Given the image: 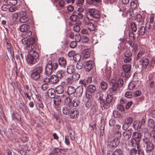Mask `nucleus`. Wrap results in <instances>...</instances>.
Instances as JSON below:
<instances>
[{"instance_id": "f257e3e1", "label": "nucleus", "mask_w": 155, "mask_h": 155, "mask_svg": "<svg viewBox=\"0 0 155 155\" xmlns=\"http://www.w3.org/2000/svg\"><path fill=\"white\" fill-rule=\"evenodd\" d=\"M22 43L26 45V48L28 51L26 60L28 64H34L39 59L38 53L33 50L35 49L36 45L35 43V39L33 38H24L21 40Z\"/></svg>"}, {"instance_id": "f03ea898", "label": "nucleus", "mask_w": 155, "mask_h": 155, "mask_svg": "<svg viewBox=\"0 0 155 155\" xmlns=\"http://www.w3.org/2000/svg\"><path fill=\"white\" fill-rule=\"evenodd\" d=\"M43 71L42 65H36L33 69L30 74L31 78L35 81L40 80L41 74Z\"/></svg>"}, {"instance_id": "7ed1b4c3", "label": "nucleus", "mask_w": 155, "mask_h": 155, "mask_svg": "<svg viewBox=\"0 0 155 155\" xmlns=\"http://www.w3.org/2000/svg\"><path fill=\"white\" fill-rule=\"evenodd\" d=\"M58 67L57 63L53 62L51 60H49L45 66L44 75L46 76H50L54 71L57 69Z\"/></svg>"}, {"instance_id": "20e7f679", "label": "nucleus", "mask_w": 155, "mask_h": 155, "mask_svg": "<svg viewBox=\"0 0 155 155\" xmlns=\"http://www.w3.org/2000/svg\"><path fill=\"white\" fill-rule=\"evenodd\" d=\"M87 14V18L91 20H92L93 18H98L100 16L99 12L97 10L94 8L89 9Z\"/></svg>"}, {"instance_id": "39448f33", "label": "nucleus", "mask_w": 155, "mask_h": 155, "mask_svg": "<svg viewBox=\"0 0 155 155\" xmlns=\"http://www.w3.org/2000/svg\"><path fill=\"white\" fill-rule=\"evenodd\" d=\"M123 71L122 73V75L124 76L126 78H128L131 75L130 71L131 68V65L129 64H125L122 66Z\"/></svg>"}, {"instance_id": "423d86ee", "label": "nucleus", "mask_w": 155, "mask_h": 155, "mask_svg": "<svg viewBox=\"0 0 155 155\" xmlns=\"http://www.w3.org/2000/svg\"><path fill=\"white\" fill-rule=\"evenodd\" d=\"M133 130L131 128H129L125 130L123 133L122 139L124 141H127L129 140L132 136Z\"/></svg>"}, {"instance_id": "0eeeda50", "label": "nucleus", "mask_w": 155, "mask_h": 155, "mask_svg": "<svg viewBox=\"0 0 155 155\" xmlns=\"http://www.w3.org/2000/svg\"><path fill=\"white\" fill-rule=\"evenodd\" d=\"M99 98L98 101L100 106L102 109H103V108L104 109H108L110 107L111 104L106 100L105 101L102 97L100 96Z\"/></svg>"}, {"instance_id": "6e6552de", "label": "nucleus", "mask_w": 155, "mask_h": 155, "mask_svg": "<svg viewBox=\"0 0 155 155\" xmlns=\"http://www.w3.org/2000/svg\"><path fill=\"white\" fill-rule=\"evenodd\" d=\"M143 142V144L146 146L147 151L151 152L153 151L154 148V145L151 140L147 141L144 140Z\"/></svg>"}, {"instance_id": "1a4fd4ad", "label": "nucleus", "mask_w": 155, "mask_h": 155, "mask_svg": "<svg viewBox=\"0 0 155 155\" xmlns=\"http://www.w3.org/2000/svg\"><path fill=\"white\" fill-rule=\"evenodd\" d=\"M94 61L92 60H89L84 62V67L87 71H89L93 68Z\"/></svg>"}, {"instance_id": "9d476101", "label": "nucleus", "mask_w": 155, "mask_h": 155, "mask_svg": "<svg viewBox=\"0 0 155 155\" xmlns=\"http://www.w3.org/2000/svg\"><path fill=\"white\" fill-rule=\"evenodd\" d=\"M112 85V87H110L109 89V91L111 94H116L117 92V90L118 88V84L116 83H113L111 82L110 83Z\"/></svg>"}, {"instance_id": "9b49d317", "label": "nucleus", "mask_w": 155, "mask_h": 155, "mask_svg": "<svg viewBox=\"0 0 155 155\" xmlns=\"http://www.w3.org/2000/svg\"><path fill=\"white\" fill-rule=\"evenodd\" d=\"M79 114V112L78 110L76 109H73L71 110L70 113V116L71 119H75L77 118Z\"/></svg>"}, {"instance_id": "f8f14e48", "label": "nucleus", "mask_w": 155, "mask_h": 155, "mask_svg": "<svg viewBox=\"0 0 155 155\" xmlns=\"http://www.w3.org/2000/svg\"><path fill=\"white\" fill-rule=\"evenodd\" d=\"M107 155H123V152L120 149H117L114 152L109 150L107 152Z\"/></svg>"}, {"instance_id": "ddd939ff", "label": "nucleus", "mask_w": 155, "mask_h": 155, "mask_svg": "<svg viewBox=\"0 0 155 155\" xmlns=\"http://www.w3.org/2000/svg\"><path fill=\"white\" fill-rule=\"evenodd\" d=\"M120 137V136L118 137H116L114 138L112 140L110 141L109 143L110 146L114 147H116L118 146L120 143L119 138Z\"/></svg>"}, {"instance_id": "4468645a", "label": "nucleus", "mask_w": 155, "mask_h": 155, "mask_svg": "<svg viewBox=\"0 0 155 155\" xmlns=\"http://www.w3.org/2000/svg\"><path fill=\"white\" fill-rule=\"evenodd\" d=\"M65 83L64 82L61 83L62 85H59L55 88V92L58 94H61L63 93L64 91V86L65 85Z\"/></svg>"}, {"instance_id": "2eb2a0df", "label": "nucleus", "mask_w": 155, "mask_h": 155, "mask_svg": "<svg viewBox=\"0 0 155 155\" xmlns=\"http://www.w3.org/2000/svg\"><path fill=\"white\" fill-rule=\"evenodd\" d=\"M58 64L61 67L64 68H65L67 63L66 60L63 57L60 58L58 59Z\"/></svg>"}, {"instance_id": "dca6fc26", "label": "nucleus", "mask_w": 155, "mask_h": 155, "mask_svg": "<svg viewBox=\"0 0 155 155\" xmlns=\"http://www.w3.org/2000/svg\"><path fill=\"white\" fill-rule=\"evenodd\" d=\"M141 133L137 132H134L132 134V138L137 140L138 142L141 140Z\"/></svg>"}, {"instance_id": "f3484780", "label": "nucleus", "mask_w": 155, "mask_h": 155, "mask_svg": "<svg viewBox=\"0 0 155 155\" xmlns=\"http://www.w3.org/2000/svg\"><path fill=\"white\" fill-rule=\"evenodd\" d=\"M48 96L51 98H53L55 97V91L53 88H50L48 89L47 91Z\"/></svg>"}, {"instance_id": "a211bd4d", "label": "nucleus", "mask_w": 155, "mask_h": 155, "mask_svg": "<svg viewBox=\"0 0 155 155\" xmlns=\"http://www.w3.org/2000/svg\"><path fill=\"white\" fill-rule=\"evenodd\" d=\"M66 70L68 74H73L75 70V66L73 64L68 65L67 67Z\"/></svg>"}, {"instance_id": "6ab92c4d", "label": "nucleus", "mask_w": 155, "mask_h": 155, "mask_svg": "<svg viewBox=\"0 0 155 155\" xmlns=\"http://www.w3.org/2000/svg\"><path fill=\"white\" fill-rule=\"evenodd\" d=\"M65 73V71L60 70L57 72L56 75L59 79L60 80L62 79L64 77Z\"/></svg>"}, {"instance_id": "aec40b11", "label": "nucleus", "mask_w": 155, "mask_h": 155, "mask_svg": "<svg viewBox=\"0 0 155 155\" xmlns=\"http://www.w3.org/2000/svg\"><path fill=\"white\" fill-rule=\"evenodd\" d=\"M85 24L87 26V28L90 30L91 32H92L95 30V26L93 23L88 21V22H86Z\"/></svg>"}, {"instance_id": "412c9836", "label": "nucleus", "mask_w": 155, "mask_h": 155, "mask_svg": "<svg viewBox=\"0 0 155 155\" xmlns=\"http://www.w3.org/2000/svg\"><path fill=\"white\" fill-rule=\"evenodd\" d=\"M84 88L82 86H78L76 89V92L78 97H81L83 92Z\"/></svg>"}, {"instance_id": "4be33fe9", "label": "nucleus", "mask_w": 155, "mask_h": 155, "mask_svg": "<svg viewBox=\"0 0 155 155\" xmlns=\"http://www.w3.org/2000/svg\"><path fill=\"white\" fill-rule=\"evenodd\" d=\"M30 26L29 25L26 24H23L20 26L19 29L21 32H25L27 30H29Z\"/></svg>"}, {"instance_id": "5701e85b", "label": "nucleus", "mask_w": 155, "mask_h": 155, "mask_svg": "<svg viewBox=\"0 0 155 155\" xmlns=\"http://www.w3.org/2000/svg\"><path fill=\"white\" fill-rule=\"evenodd\" d=\"M137 140L132 138L128 142V145L129 146L132 147H135L137 145Z\"/></svg>"}, {"instance_id": "b1692460", "label": "nucleus", "mask_w": 155, "mask_h": 155, "mask_svg": "<svg viewBox=\"0 0 155 155\" xmlns=\"http://www.w3.org/2000/svg\"><path fill=\"white\" fill-rule=\"evenodd\" d=\"M135 20L138 23L142 24L143 22L144 18L141 14H138L136 16Z\"/></svg>"}, {"instance_id": "393cba45", "label": "nucleus", "mask_w": 155, "mask_h": 155, "mask_svg": "<svg viewBox=\"0 0 155 155\" xmlns=\"http://www.w3.org/2000/svg\"><path fill=\"white\" fill-rule=\"evenodd\" d=\"M54 98V104L55 106L59 105L61 103V98L59 96H57Z\"/></svg>"}, {"instance_id": "a878e982", "label": "nucleus", "mask_w": 155, "mask_h": 155, "mask_svg": "<svg viewBox=\"0 0 155 155\" xmlns=\"http://www.w3.org/2000/svg\"><path fill=\"white\" fill-rule=\"evenodd\" d=\"M149 60L147 58H145L141 61V65L143 69H146L149 64Z\"/></svg>"}, {"instance_id": "bb28decb", "label": "nucleus", "mask_w": 155, "mask_h": 155, "mask_svg": "<svg viewBox=\"0 0 155 155\" xmlns=\"http://www.w3.org/2000/svg\"><path fill=\"white\" fill-rule=\"evenodd\" d=\"M50 79L51 84H55L60 81L56 74L51 75L50 77Z\"/></svg>"}, {"instance_id": "cd10ccee", "label": "nucleus", "mask_w": 155, "mask_h": 155, "mask_svg": "<svg viewBox=\"0 0 155 155\" xmlns=\"http://www.w3.org/2000/svg\"><path fill=\"white\" fill-rule=\"evenodd\" d=\"M76 89L74 87L69 86L68 88L67 93L70 96V95L74 94L76 92Z\"/></svg>"}, {"instance_id": "c85d7f7f", "label": "nucleus", "mask_w": 155, "mask_h": 155, "mask_svg": "<svg viewBox=\"0 0 155 155\" xmlns=\"http://www.w3.org/2000/svg\"><path fill=\"white\" fill-rule=\"evenodd\" d=\"M96 90V87L95 85L92 84H90L88 85L87 91L93 94L94 93Z\"/></svg>"}, {"instance_id": "c756f323", "label": "nucleus", "mask_w": 155, "mask_h": 155, "mask_svg": "<svg viewBox=\"0 0 155 155\" xmlns=\"http://www.w3.org/2000/svg\"><path fill=\"white\" fill-rule=\"evenodd\" d=\"M80 100L77 98L74 99L72 102L71 106L77 107L79 106L80 104Z\"/></svg>"}, {"instance_id": "7c9ffc66", "label": "nucleus", "mask_w": 155, "mask_h": 155, "mask_svg": "<svg viewBox=\"0 0 155 155\" xmlns=\"http://www.w3.org/2000/svg\"><path fill=\"white\" fill-rule=\"evenodd\" d=\"M81 33L84 35H87L89 36H91L92 35V32H91L88 28H84L81 31Z\"/></svg>"}, {"instance_id": "2f4dec72", "label": "nucleus", "mask_w": 155, "mask_h": 155, "mask_svg": "<svg viewBox=\"0 0 155 155\" xmlns=\"http://www.w3.org/2000/svg\"><path fill=\"white\" fill-rule=\"evenodd\" d=\"M148 126L149 127L155 130V123L154 121L152 119H150L149 120Z\"/></svg>"}, {"instance_id": "473e14b6", "label": "nucleus", "mask_w": 155, "mask_h": 155, "mask_svg": "<svg viewBox=\"0 0 155 155\" xmlns=\"http://www.w3.org/2000/svg\"><path fill=\"white\" fill-rule=\"evenodd\" d=\"M80 77V75L77 72L73 73L72 76V79L74 81H78Z\"/></svg>"}, {"instance_id": "72a5a7b5", "label": "nucleus", "mask_w": 155, "mask_h": 155, "mask_svg": "<svg viewBox=\"0 0 155 155\" xmlns=\"http://www.w3.org/2000/svg\"><path fill=\"white\" fill-rule=\"evenodd\" d=\"M25 35L26 37H30L32 35V34H33L32 36L33 37H32L31 38H34V37H35V32L32 33V31L31 30H27V31H26L25 32Z\"/></svg>"}, {"instance_id": "f704fd0d", "label": "nucleus", "mask_w": 155, "mask_h": 155, "mask_svg": "<svg viewBox=\"0 0 155 155\" xmlns=\"http://www.w3.org/2000/svg\"><path fill=\"white\" fill-rule=\"evenodd\" d=\"M144 138L143 139V141L144 142V140L147 141L150 140V139L151 137V134L150 132L145 133L144 134Z\"/></svg>"}, {"instance_id": "c9c22d12", "label": "nucleus", "mask_w": 155, "mask_h": 155, "mask_svg": "<svg viewBox=\"0 0 155 155\" xmlns=\"http://www.w3.org/2000/svg\"><path fill=\"white\" fill-rule=\"evenodd\" d=\"M130 155H140V151L135 148H133L130 151Z\"/></svg>"}, {"instance_id": "e433bc0d", "label": "nucleus", "mask_w": 155, "mask_h": 155, "mask_svg": "<svg viewBox=\"0 0 155 155\" xmlns=\"http://www.w3.org/2000/svg\"><path fill=\"white\" fill-rule=\"evenodd\" d=\"M113 98V95L109 94L107 95L106 97V101L111 104Z\"/></svg>"}, {"instance_id": "4c0bfd02", "label": "nucleus", "mask_w": 155, "mask_h": 155, "mask_svg": "<svg viewBox=\"0 0 155 155\" xmlns=\"http://www.w3.org/2000/svg\"><path fill=\"white\" fill-rule=\"evenodd\" d=\"M101 86L103 90H105L107 88L108 84L106 82L102 81L101 83Z\"/></svg>"}, {"instance_id": "58836bf2", "label": "nucleus", "mask_w": 155, "mask_h": 155, "mask_svg": "<svg viewBox=\"0 0 155 155\" xmlns=\"http://www.w3.org/2000/svg\"><path fill=\"white\" fill-rule=\"evenodd\" d=\"M89 50L88 49H86L83 51V55L84 57L85 58H88L90 56V53Z\"/></svg>"}, {"instance_id": "ea45409f", "label": "nucleus", "mask_w": 155, "mask_h": 155, "mask_svg": "<svg viewBox=\"0 0 155 155\" xmlns=\"http://www.w3.org/2000/svg\"><path fill=\"white\" fill-rule=\"evenodd\" d=\"M79 83L81 85L80 86H82L83 87H84L85 88H86L87 85L86 80L81 79L79 81Z\"/></svg>"}, {"instance_id": "a19ab883", "label": "nucleus", "mask_w": 155, "mask_h": 155, "mask_svg": "<svg viewBox=\"0 0 155 155\" xmlns=\"http://www.w3.org/2000/svg\"><path fill=\"white\" fill-rule=\"evenodd\" d=\"M121 126L119 125H116L114 128V129H115V132H116V134H117L118 135H119L120 137V132L119 131V130Z\"/></svg>"}, {"instance_id": "79ce46f5", "label": "nucleus", "mask_w": 155, "mask_h": 155, "mask_svg": "<svg viewBox=\"0 0 155 155\" xmlns=\"http://www.w3.org/2000/svg\"><path fill=\"white\" fill-rule=\"evenodd\" d=\"M81 58V55L78 54H74L73 57V59L75 62L79 61L80 60Z\"/></svg>"}, {"instance_id": "37998d69", "label": "nucleus", "mask_w": 155, "mask_h": 155, "mask_svg": "<svg viewBox=\"0 0 155 155\" xmlns=\"http://www.w3.org/2000/svg\"><path fill=\"white\" fill-rule=\"evenodd\" d=\"M29 19L28 16H21L19 19V21L21 23H24L28 21Z\"/></svg>"}, {"instance_id": "c03bdc74", "label": "nucleus", "mask_w": 155, "mask_h": 155, "mask_svg": "<svg viewBox=\"0 0 155 155\" xmlns=\"http://www.w3.org/2000/svg\"><path fill=\"white\" fill-rule=\"evenodd\" d=\"M140 35H144L145 32V28L144 26H142L140 28L139 31Z\"/></svg>"}, {"instance_id": "a18cd8bd", "label": "nucleus", "mask_w": 155, "mask_h": 155, "mask_svg": "<svg viewBox=\"0 0 155 155\" xmlns=\"http://www.w3.org/2000/svg\"><path fill=\"white\" fill-rule=\"evenodd\" d=\"M86 80L87 84L89 83H93L95 82L94 78L93 77H89Z\"/></svg>"}, {"instance_id": "49530a36", "label": "nucleus", "mask_w": 155, "mask_h": 155, "mask_svg": "<svg viewBox=\"0 0 155 155\" xmlns=\"http://www.w3.org/2000/svg\"><path fill=\"white\" fill-rule=\"evenodd\" d=\"M65 100H67L68 102V104H67V106L69 108H72L71 107V103H72V101L71 99V98L69 97V96L68 97H67L66 99Z\"/></svg>"}, {"instance_id": "de8ad7c7", "label": "nucleus", "mask_w": 155, "mask_h": 155, "mask_svg": "<svg viewBox=\"0 0 155 155\" xmlns=\"http://www.w3.org/2000/svg\"><path fill=\"white\" fill-rule=\"evenodd\" d=\"M124 55L125 57L131 58L132 56V53L129 51L127 50L124 53Z\"/></svg>"}, {"instance_id": "09e8293b", "label": "nucleus", "mask_w": 155, "mask_h": 155, "mask_svg": "<svg viewBox=\"0 0 155 155\" xmlns=\"http://www.w3.org/2000/svg\"><path fill=\"white\" fill-rule=\"evenodd\" d=\"M62 112L64 115H67L69 114L70 111L67 107H63Z\"/></svg>"}, {"instance_id": "8fccbe9b", "label": "nucleus", "mask_w": 155, "mask_h": 155, "mask_svg": "<svg viewBox=\"0 0 155 155\" xmlns=\"http://www.w3.org/2000/svg\"><path fill=\"white\" fill-rule=\"evenodd\" d=\"M133 93L131 91H127L125 94V97L128 98H131L133 96Z\"/></svg>"}, {"instance_id": "3c124183", "label": "nucleus", "mask_w": 155, "mask_h": 155, "mask_svg": "<svg viewBox=\"0 0 155 155\" xmlns=\"http://www.w3.org/2000/svg\"><path fill=\"white\" fill-rule=\"evenodd\" d=\"M75 39L77 42H79L81 39V37L79 33H77L75 35Z\"/></svg>"}, {"instance_id": "603ef678", "label": "nucleus", "mask_w": 155, "mask_h": 155, "mask_svg": "<svg viewBox=\"0 0 155 155\" xmlns=\"http://www.w3.org/2000/svg\"><path fill=\"white\" fill-rule=\"evenodd\" d=\"M81 39L82 42L84 43H87L89 41L88 38L85 35L82 36Z\"/></svg>"}, {"instance_id": "864d4df0", "label": "nucleus", "mask_w": 155, "mask_h": 155, "mask_svg": "<svg viewBox=\"0 0 155 155\" xmlns=\"http://www.w3.org/2000/svg\"><path fill=\"white\" fill-rule=\"evenodd\" d=\"M7 2L10 5H15L16 4L17 2L16 0H7Z\"/></svg>"}, {"instance_id": "5fc2aeb1", "label": "nucleus", "mask_w": 155, "mask_h": 155, "mask_svg": "<svg viewBox=\"0 0 155 155\" xmlns=\"http://www.w3.org/2000/svg\"><path fill=\"white\" fill-rule=\"evenodd\" d=\"M5 41H6V47L7 49L13 48L10 41L7 39H5Z\"/></svg>"}, {"instance_id": "6e6d98bb", "label": "nucleus", "mask_w": 155, "mask_h": 155, "mask_svg": "<svg viewBox=\"0 0 155 155\" xmlns=\"http://www.w3.org/2000/svg\"><path fill=\"white\" fill-rule=\"evenodd\" d=\"M70 19L71 20L75 21L78 19V16L77 15L73 14L70 17Z\"/></svg>"}, {"instance_id": "4d7b16f0", "label": "nucleus", "mask_w": 155, "mask_h": 155, "mask_svg": "<svg viewBox=\"0 0 155 155\" xmlns=\"http://www.w3.org/2000/svg\"><path fill=\"white\" fill-rule=\"evenodd\" d=\"M7 50L9 54V56L12 57H13L14 56V53L13 48L8 49Z\"/></svg>"}, {"instance_id": "13d9d810", "label": "nucleus", "mask_w": 155, "mask_h": 155, "mask_svg": "<svg viewBox=\"0 0 155 155\" xmlns=\"http://www.w3.org/2000/svg\"><path fill=\"white\" fill-rule=\"evenodd\" d=\"M116 121L114 118L111 119L109 121V124L111 127L114 126L115 124Z\"/></svg>"}, {"instance_id": "bf43d9fd", "label": "nucleus", "mask_w": 155, "mask_h": 155, "mask_svg": "<svg viewBox=\"0 0 155 155\" xmlns=\"http://www.w3.org/2000/svg\"><path fill=\"white\" fill-rule=\"evenodd\" d=\"M117 109L118 110L121 111V112L124 111V106L121 104H119L117 105Z\"/></svg>"}, {"instance_id": "052dcab7", "label": "nucleus", "mask_w": 155, "mask_h": 155, "mask_svg": "<svg viewBox=\"0 0 155 155\" xmlns=\"http://www.w3.org/2000/svg\"><path fill=\"white\" fill-rule=\"evenodd\" d=\"M124 83L123 80L120 78L118 80L117 84H118V87H119L122 86L123 85Z\"/></svg>"}, {"instance_id": "680f3d73", "label": "nucleus", "mask_w": 155, "mask_h": 155, "mask_svg": "<svg viewBox=\"0 0 155 155\" xmlns=\"http://www.w3.org/2000/svg\"><path fill=\"white\" fill-rule=\"evenodd\" d=\"M77 43L76 41H71L70 44V46L72 48H74L76 46Z\"/></svg>"}, {"instance_id": "e2e57ef3", "label": "nucleus", "mask_w": 155, "mask_h": 155, "mask_svg": "<svg viewBox=\"0 0 155 155\" xmlns=\"http://www.w3.org/2000/svg\"><path fill=\"white\" fill-rule=\"evenodd\" d=\"M83 67V64L82 63L78 62L76 65V68L78 70H80Z\"/></svg>"}, {"instance_id": "0e129e2a", "label": "nucleus", "mask_w": 155, "mask_h": 155, "mask_svg": "<svg viewBox=\"0 0 155 155\" xmlns=\"http://www.w3.org/2000/svg\"><path fill=\"white\" fill-rule=\"evenodd\" d=\"M74 30L76 32H79L80 30V28L79 25H75L73 27Z\"/></svg>"}, {"instance_id": "69168bd1", "label": "nucleus", "mask_w": 155, "mask_h": 155, "mask_svg": "<svg viewBox=\"0 0 155 155\" xmlns=\"http://www.w3.org/2000/svg\"><path fill=\"white\" fill-rule=\"evenodd\" d=\"M131 25L132 30L134 32L136 31L137 30V26L136 24L134 23L133 22L131 23Z\"/></svg>"}, {"instance_id": "338daca9", "label": "nucleus", "mask_w": 155, "mask_h": 155, "mask_svg": "<svg viewBox=\"0 0 155 155\" xmlns=\"http://www.w3.org/2000/svg\"><path fill=\"white\" fill-rule=\"evenodd\" d=\"M36 106L37 107H38V110H40V108H43L44 107L43 104L40 102L37 104Z\"/></svg>"}, {"instance_id": "774afa93", "label": "nucleus", "mask_w": 155, "mask_h": 155, "mask_svg": "<svg viewBox=\"0 0 155 155\" xmlns=\"http://www.w3.org/2000/svg\"><path fill=\"white\" fill-rule=\"evenodd\" d=\"M92 94L91 93L87 91L86 92L85 96L87 98L90 99L92 97Z\"/></svg>"}]
</instances>
